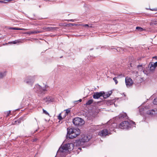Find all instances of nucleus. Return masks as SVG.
<instances>
[{"label":"nucleus","mask_w":157,"mask_h":157,"mask_svg":"<svg viewBox=\"0 0 157 157\" xmlns=\"http://www.w3.org/2000/svg\"><path fill=\"white\" fill-rule=\"evenodd\" d=\"M146 9L147 10H157V9Z\"/></svg>","instance_id":"nucleus-35"},{"label":"nucleus","mask_w":157,"mask_h":157,"mask_svg":"<svg viewBox=\"0 0 157 157\" xmlns=\"http://www.w3.org/2000/svg\"><path fill=\"white\" fill-rule=\"evenodd\" d=\"M65 117L68 113H69L70 112V110H69L68 109H67L65 110Z\"/></svg>","instance_id":"nucleus-30"},{"label":"nucleus","mask_w":157,"mask_h":157,"mask_svg":"<svg viewBox=\"0 0 157 157\" xmlns=\"http://www.w3.org/2000/svg\"><path fill=\"white\" fill-rule=\"evenodd\" d=\"M135 122L132 121H124L121 122L119 125V128L122 129H127L132 126Z\"/></svg>","instance_id":"nucleus-3"},{"label":"nucleus","mask_w":157,"mask_h":157,"mask_svg":"<svg viewBox=\"0 0 157 157\" xmlns=\"http://www.w3.org/2000/svg\"><path fill=\"white\" fill-rule=\"evenodd\" d=\"M6 75V72H0V78H2Z\"/></svg>","instance_id":"nucleus-19"},{"label":"nucleus","mask_w":157,"mask_h":157,"mask_svg":"<svg viewBox=\"0 0 157 157\" xmlns=\"http://www.w3.org/2000/svg\"><path fill=\"white\" fill-rule=\"evenodd\" d=\"M48 86L45 85L43 87H41L40 92H43V91H45L47 90V88H48Z\"/></svg>","instance_id":"nucleus-15"},{"label":"nucleus","mask_w":157,"mask_h":157,"mask_svg":"<svg viewBox=\"0 0 157 157\" xmlns=\"http://www.w3.org/2000/svg\"><path fill=\"white\" fill-rule=\"evenodd\" d=\"M137 67L140 71H142L143 70V66L142 65H138Z\"/></svg>","instance_id":"nucleus-22"},{"label":"nucleus","mask_w":157,"mask_h":157,"mask_svg":"<svg viewBox=\"0 0 157 157\" xmlns=\"http://www.w3.org/2000/svg\"><path fill=\"white\" fill-rule=\"evenodd\" d=\"M104 94V92H96L94 93L93 95V98L94 99H98L100 97L103 96Z\"/></svg>","instance_id":"nucleus-7"},{"label":"nucleus","mask_w":157,"mask_h":157,"mask_svg":"<svg viewBox=\"0 0 157 157\" xmlns=\"http://www.w3.org/2000/svg\"><path fill=\"white\" fill-rule=\"evenodd\" d=\"M41 86L38 85H36L35 86L34 88V90L36 92L40 91Z\"/></svg>","instance_id":"nucleus-13"},{"label":"nucleus","mask_w":157,"mask_h":157,"mask_svg":"<svg viewBox=\"0 0 157 157\" xmlns=\"http://www.w3.org/2000/svg\"><path fill=\"white\" fill-rule=\"evenodd\" d=\"M108 134V131L107 129L101 130L99 133V135L102 137H104Z\"/></svg>","instance_id":"nucleus-9"},{"label":"nucleus","mask_w":157,"mask_h":157,"mask_svg":"<svg viewBox=\"0 0 157 157\" xmlns=\"http://www.w3.org/2000/svg\"><path fill=\"white\" fill-rule=\"evenodd\" d=\"M111 94V91L109 92L107 94H105L104 93V94L103 95V97L105 98H107L108 97H109L110 95Z\"/></svg>","instance_id":"nucleus-17"},{"label":"nucleus","mask_w":157,"mask_h":157,"mask_svg":"<svg viewBox=\"0 0 157 157\" xmlns=\"http://www.w3.org/2000/svg\"><path fill=\"white\" fill-rule=\"evenodd\" d=\"M90 139V136H88L87 135H84L83 136H82V140L83 142H87L89 141Z\"/></svg>","instance_id":"nucleus-12"},{"label":"nucleus","mask_w":157,"mask_h":157,"mask_svg":"<svg viewBox=\"0 0 157 157\" xmlns=\"http://www.w3.org/2000/svg\"><path fill=\"white\" fill-rule=\"evenodd\" d=\"M125 83L127 87H128L132 86L133 84V82L130 78L127 77L125 78Z\"/></svg>","instance_id":"nucleus-6"},{"label":"nucleus","mask_w":157,"mask_h":157,"mask_svg":"<svg viewBox=\"0 0 157 157\" xmlns=\"http://www.w3.org/2000/svg\"><path fill=\"white\" fill-rule=\"evenodd\" d=\"M73 122L75 125H81L84 123V120L79 117H76L73 120Z\"/></svg>","instance_id":"nucleus-4"},{"label":"nucleus","mask_w":157,"mask_h":157,"mask_svg":"<svg viewBox=\"0 0 157 157\" xmlns=\"http://www.w3.org/2000/svg\"><path fill=\"white\" fill-rule=\"evenodd\" d=\"M84 6L85 7H87L86 8H85V9H90V7L91 6H90L89 5H87V4H85V5H84Z\"/></svg>","instance_id":"nucleus-26"},{"label":"nucleus","mask_w":157,"mask_h":157,"mask_svg":"<svg viewBox=\"0 0 157 157\" xmlns=\"http://www.w3.org/2000/svg\"><path fill=\"white\" fill-rule=\"evenodd\" d=\"M44 100L45 102L49 103L53 101L54 100V99L52 97H47L44 98Z\"/></svg>","instance_id":"nucleus-11"},{"label":"nucleus","mask_w":157,"mask_h":157,"mask_svg":"<svg viewBox=\"0 0 157 157\" xmlns=\"http://www.w3.org/2000/svg\"><path fill=\"white\" fill-rule=\"evenodd\" d=\"M113 80L115 82V84H117V83H118V81H117V80L116 79V77H114L113 78Z\"/></svg>","instance_id":"nucleus-32"},{"label":"nucleus","mask_w":157,"mask_h":157,"mask_svg":"<svg viewBox=\"0 0 157 157\" xmlns=\"http://www.w3.org/2000/svg\"><path fill=\"white\" fill-rule=\"evenodd\" d=\"M65 155L61 152H60L59 153H58V151L55 157H63Z\"/></svg>","instance_id":"nucleus-14"},{"label":"nucleus","mask_w":157,"mask_h":157,"mask_svg":"<svg viewBox=\"0 0 157 157\" xmlns=\"http://www.w3.org/2000/svg\"><path fill=\"white\" fill-rule=\"evenodd\" d=\"M150 70L151 71H153L157 67V62L155 63H150Z\"/></svg>","instance_id":"nucleus-10"},{"label":"nucleus","mask_w":157,"mask_h":157,"mask_svg":"<svg viewBox=\"0 0 157 157\" xmlns=\"http://www.w3.org/2000/svg\"><path fill=\"white\" fill-rule=\"evenodd\" d=\"M147 114L151 115L154 116L157 113V109H154L151 110H149L146 112Z\"/></svg>","instance_id":"nucleus-8"},{"label":"nucleus","mask_w":157,"mask_h":157,"mask_svg":"<svg viewBox=\"0 0 157 157\" xmlns=\"http://www.w3.org/2000/svg\"><path fill=\"white\" fill-rule=\"evenodd\" d=\"M43 111L44 113H45L46 115H48V116L49 115V114L44 109H43Z\"/></svg>","instance_id":"nucleus-29"},{"label":"nucleus","mask_w":157,"mask_h":157,"mask_svg":"<svg viewBox=\"0 0 157 157\" xmlns=\"http://www.w3.org/2000/svg\"><path fill=\"white\" fill-rule=\"evenodd\" d=\"M68 25H69V26H74L75 25H76V24H72V23L69 24Z\"/></svg>","instance_id":"nucleus-33"},{"label":"nucleus","mask_w":157,"mask_h":157,"mask_svg":"<svg viewBox=\"0 0 157 157\" xmlns=\"http://www.w3.org/2000/svg\"><path fill=\"white\" fill-rule=\"evenodd\" d=\"M119 50H120V48H117L116 49V50H117V51H119Z\"/></svg>","instance_id":"nucleus-37"},{"label":"nucleus","mask_w":157,"mask_h":157,"mask_svg":"<svg viewBox=\"0 0 157 157\" xmlns=\"http://www.w3.org/2000/svg\"><path fill=\"white\" fill-rule=\"evenodd\" d=\"M78 149H79L80 150H81V148H79Z\"/></svg>","instance_id":"nucleus-39"},{"label":"nucleus","mask_w":157,"mask_h":157,"mask_svg":"<svg viewBox=\"0 0 157 157\" xmlns=\"http://www.w3.org/2000/svg\"><path fill=\"white\" fill-rule=\"evenodd\" d=\"M65 117L64 116L63 118H64ZM63 118L61 116V113H60L59 114V116H58V119L59 120H60L63 119Z\"/></svg>","instance_id":"nucleus-24"},{"label":"nucleus","mask_w":157,"mask_h":157,"mask_svg":"<svg viewBox=\"0 0 157 157\" xmlns=\"http://www.w3.org/2000/svg\"><path fill=\"white\" fill-rule=\"evenodd\" d=\"M81 25L83 26L91 27V26H89V25L87 24H82L81 25Z\"/></svg>","instance_id":"nucleus-31"},{"label":"nucleus","mask_w":157,"mask_h":157,"mask_svg":"<svg viewBox=\"0 0 157 157\" xmlns=\"http://www.w3.org/2000/svg\"><path fill=\"white\" fill-rule=\"evenodd\" d=\"M11 29H14V30H27V29H25L23 28H19L16 27L13 28H10Z\"/></svg>","instance_id":"nucleus-18"},{"label":"nucleus","mask_w":157,"mask_h":157,"mask_svg":"<svg viewBox=\"0 0 157 157\" xmlns=\"http://www.w3.org/2000/svg\"><path fill=\"white\" fill-rule=\"evenodd\" d=\"M68 21L72 22H74L75 21L73 19L69 20H68Z\"/></svg>","instance_id":"nucleus-34"},{"label":"nucleus","mask_w":157,"mask_h":157,"mask_svg":"<svg viewBox=\"0 0 157 157\" xmlns=\"http://www.w3.org/2000/svg\"><path fill=\"white\" fill-rule=\"evenodd\" d=\"M153 58H155L156 59H157V57L156 56L154 57H153Z\"/></svg>","instance_id":"nucleus-38"},{"label":"nucleus","mask_w":157,"mask_h":157,"mask_svg":"<svg viewBox=\"0 0 157 157\" xmlns=\"http://www.w3.org/2000/svg\"><path fill=\"white\" fill-rule=\"evenodd\" d=\"M67 131V136L70 138H75L80 133V130L77 128H68Z\"/></svg>","instance_id":"nucleus-2"},{"label":"nucleus","mask_w":157,"mask_h":157,"mask_svg":"<svg viewBox=\"0 0 157 157\" xmlns=\"http://www.w3.org/2000/svg\"><path fill=\"white\" fill-rule=\"evenodd\" d=\"M133 73L135 75V76L136 77H137L138 75V72L136 71H133Z\"/></svg>","instance_id":"nucleus-28"},{"label":"nucleus","mask_w":157,"mask_h":157,"mask_svg":"<svg viewBox=\"0 0 157 157\" xmlns=\"http://www.w3.org/2000/svg\"><path fill=\"white\" fill-rule=\"evenodd\" d=\"M153 103L155 105H157V98H155L154 100Z\"/></svg>","instance_id":"nucleus-27"},{"label":"nucleus","mask_w":157,"mask_h":157,"mask_svg":"<svg viewBox=\"0 0 157 157\" xmlns=\"http://www.w3.org/2000/svg\"><path fill=\"white\" fill-rule=\"evenodd\" d=\"M78 101H79V102H81L82 101V99H80L79 100H78V101H76L75 102H77Z\"/></svg>","instance_id":"nucleus-36"},{"label":"nucleus","mask_w":157,"mask_h":157,"mask_svg":"<svg viewBox=\"0 0 157 157\" xmlns=\"http://www.w3.org/2000/svg\"><path fill=\"white\" fill-rule=\"evenodd\" d=\"M20 42V40H15V41H13V42H11L10 43H13V44H17V43H19Z\"/></svg>","instance_id":"nucleus-25"},{"label":"nucleus","mask_w":157,"mask_h":157,"mask_svg":"<svg viewBox=\"0 0 157 157\" xmlns=\"http://www.w3.org/2000/svg\"><path fill=\"white\" fill-rule=\"evenodd\" d=\"M74 147V145L72 144H68L60 147L58 153L61 152L66 155L69 151H72Z\"/></svg>","instance_id":"nucleus-1"},{"label":"nucleus","mask_w":157,"mask_h":157,"mask_svg":"<svg viewBox=\"0 0 157 157\" xmlns=\"http://www.w3.org/2000/svg\"><path fill=\"white\" fill-rule=\"evenodd\" d=\"M40 32L39 31H33L29 32L26 33H27L29 34V35H30L31 34H36L38 33H40Z\"/></svg>","instance_id":"nucleus-16"},{"label":"nucleus","mask_w":157,"mask_h":157,"mask_svg":"<svg viewBox=\"0 0 157 157\" xmlns=\"http://www.w3.org/2000/svg\"><path fill=\"white\" fill-rule=\"evenodd\" d=\"M136 29L140 32L144 30V29H143L142 28L139 27H137Z\"/></svg>","instance_id":"nucleus-21"},{"label":"nucleus","mask_w":157,"mask_h":157,"mask_svg":"<svg viewBox=\"0 0 157 157\" xmlns=\"http://www.w3.org/2000/svg\"><path fill=\"white\" fill-rule=\"evenodd\" d=\"M93 102V99H90L86 103V105H89L92 104Z\"/></svg>","instance_id":"nucleus-20"},{"label":"nucleus","mask_w":157,"mask_h":157,"mask_svg":"<svg viewBox=\"0 0 157 157\" xmlns=\"http://www.w3.org/2000/svg\"><path fill=\"white\" fill-rule=\"evenodd\" d=\"M34 79L33 77L29 76L25 78V82L27 84L32 85L34 81Z\"/></svg>","instance_id":"nucleus-5"},{"label":"nucleus","mask_w":157,"mask_h":157,"mask_svg":"<svg viewBox=\"0 0 157 157\" xmlns=\"http://www.w3.org/2000/svg\"><path fill=\"white\" fill-rule=\"evenodd\" d=\"M126 116V114L125 113H124L123 114V115L122 114H120L119 115V117H121V118H124Z\"/></svg>","instance_id":"nucleus-23"}]
</instances>
